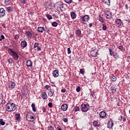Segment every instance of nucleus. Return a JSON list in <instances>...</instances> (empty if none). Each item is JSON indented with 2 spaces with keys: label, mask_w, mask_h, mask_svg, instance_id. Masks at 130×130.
<instances>
[{
  "label": "nucleus",
  "mask_w": 130,
  "mask_h": 130,
  "mask_svg": "<svg viewBox=\"0 0 130 130\" xmlns=\"http://www.w3.org/2000/svg\"><path fill=\"white\" fill-rule=\"evenodd\" d=\"M118 48L122 52L124 51V49L123 48V47L122 46H119Z\"/></svg>",
  "instance_id": "40"
},
{
  "label": "nucleus",
  "mask_w": 130,
  "mask_h": 130,
  "mask_svg": "<svg viewBox=\"0 0 130 130\" xmlns=\"http://www.w3.org/2000/svg\"><path fill=\"white\" fill-rule=\"evenodd\" d=\"M41 96L44 100H47L48 96H47V94L46 93V92L42 91L41 93Z\"/></svg>",
  "instance_id": "9"
},
{
  "label": "nucleus",
  "mask_w": 130,
  "mask_h": 130,
  "mask_svg": "<svg viewBox=\"0 0 130 130\" xmlns=\"http://www.w3.org/2000/svg\"><path fill=\"white\" fill-rule=\"evenodd\" d=\"M5 15H6V10L3 8L0 9V18H3V17H5Z\"/></svg>",
  "instance_id": "10"
},
{
  "label": "nucleus",
  "mask_w": 130,
  "mask_h": 130,
  "mask_svg": "<svg viewBox=\"0 0 130 130\" xmlns=\"http://www.w3.org/2000/svg\"><path fill=\"white\" fill-rule=\"evenodd\" d=\"M25 35H26L27 38L30 39H31L32 38V32H31V31H26L25 32Z\"/></svg>",
  "instance_id": "11"
},
{
  "label": "nucleus",
  "mask_w": 130,
  "mask_h": 130,
  "mask_svg": "<svg viewBox=\"0 0 130 130\" xmlns=\"http://www.w3.org/2000/svg\"><path fill=\"white\" fill-rule=\"evenodd\" d=\"M26 2L27 0H20V3H21V4H26Z\"/></svg>",
  "instance_id": "51"
},
{
  "label": "nucleus",
  "mask_w": 130,
  "mask_h": 130,
  "mask_svg": "<svg viewBox=\"0 0 130 130\" xmlns=\"http://www.w3.org/2000/svg\"><path fill=\"white\" fill-rule=\"evenodd\" d=\"M114 124V123H113V122H112V121H109L107 124V127L110 129L113 126Z\"/></svg>",
  "instance_id": "18"
},
{
  "label": "nucleus",
  "mask_w": 130,
  "mask_h": 130,
  "mask_svg": "<svg viewBox=\"0 0 130 130\" xmlns=\"http://www.w3.org/2000/svg\"><path fill=\"white\" fill-rule=\"evenodd\" d=\"M102 29L104 31H106V30H107V26H106V25L105 24H102Z\"/></svg>",
  "instance_id": "35"
},
{
  "label": "nucleus",
  "mask_w": 130,
  "mask_h": 130,
  "mask_svg": "<svg viewBox=\"0 0 130 130\" xmlns=\"http://www.w3.org/2000/svg\"><path fill=\"white\" fill-rule=\"evenodd\" d=\"M1 38H2V39H5V36H4V35H1Z\"/></svg>",
  "instance_id": "64"
},
{
  "label": "nucleus",
  "mask_w": 130,
  "mask_h": 130,
  "mask_svg": "<svg viewBox=\"0 0 130 130\" xmlns=\"http://www.w3.org/2000/svg\"><path fill=\"white\" fill-rule=\"evenodd\" d=\"M14 39H15V40L19 39V36L18 35H16L14 36Z\"/></svg>",
  "instance_id": "52"
},
{
  "label": "nucleus",
  "mask_w": 130,
  "mask_h": 130,
  "mask_svg": "<svg viewBox=\"0 0 130 130\" xmlns=\"http://www.w3.org/2000/svg\"><path fill=\"white\" fill-rule=\"evenodd\" d=\"M42 111H43V112H46V108L43 107V108H42Z\"/></svg>",
  "instance_id": "59"
},
{
  "label": "nucleus",
  "mask_w": 130,
  "mask_h": 130,
  "mask_svg": "<svg viewBox=\"0 0 130 130\" xmlns=\"http://www.w3.org/2000/svg\"><path fill=\"white\" fill-rule=\"evenodd\" d=\"M61 92H62V93H66V92H67V90H66V89H61Z\"/></svg>",
  "instance_id": "56"
},
{
  "label": "nucleus",
  "mask_w": 130,
  "mask_h": 130,
  "mask_svg": "<svg viewBox=\"0 0 130 130\" xmlns=\"http://www.w3.org/2000/svg\"><path fill=\"white\" fill-rule=\"evenodd\" d=\"M107 114L105 111H102L100 113L99 115L101 118H105Z\"/></svg>",
  "instance_id": "12"
},
{
  "label": "nucleus",
  "mask_w": 130,
  "mask_h": 130,
  "mask_svg": "<svg viewBox=\"0 0 130 130\" xmlns=\"http://www.w3.org/2000/svg\"><path fill=\"white\" fill-rule=\"evenodd\" d=\"M117 53H115L114 54H113V57H114V58H116L117 57Z\"/></svg>",
  "instance_id": "57"
},
{
  "label": "nucleus",
  "mask_w": 130,
  "mask_h": 130,
  "mask_svg": "<svg viewBox=\"0 0 130 130\" xmlns=\"http://www.w3.org/2000/svg\"><path fill=\"white\" fill-rule=\"evenodd\" d=\"M52 26L53 27H57V22L54 21L52 23Z\"/></svg>",
  "instance_id": "39"
},
{
  "label": "nucleus",
  "mask_w": 130,
  "mask_h": 130,
  "mask_svg": "<svg viewBox=\"0 0 130 130\" xmlns=\"http://www.w3.org/2000/svg\"><path fill=\"white\" fill-rule=\"evenodd\" d=\"M45 31H46L47 33H49V32H50V28L46 27Z\"/></svg>",
  "instance_id": "44"
},
{
  "label": "nucleus",
  "mask_w": 130,
  "mask_h": 130,
  "mask_svg": "<svg viewBox=\"0 0 130 130\" xmlns=\"http://www.w3.org/2000/svg\"><path fill=\"white\" fill-rule=\"evenodd\" d=\"M111 80L112 81V82H116V80H117V78L116 77L114 76V75H112L111 77Z\"/></svg>",
  "instance_id": "30"
},
{
  "label": "nucleus",
  "mask_w": 130,
  "mask_h": 130,
  "mask_svg": "<svg viewBox=\"0 0 130 130\" xmlns=\"http://www.w3.org/2000/svg\"><path fill=\"white\" fill-rule=\"evenodd\" d=\"M93 123L95 127H98V126H99V122H98V121H94Z\"/></svg>",
  "instance_id": "28"
},
{
  "label": "nucleus",
  "mask_w": 130,
  "mask_h": 130,
  "mask_svg": "<svg viewBox=\"0 0 130 130\" xmlns=\"http://www.w3.org/2000/svg\"><path fill=\"white\" fill-rule=\"evenodd\" d=\"M74 111L77 112V111H79L80 110V108L78 107H75L74 109Z\"/></svg>",
  "instance_id": "43"
},
{
  "label": "nucleus",
  "mask_w": 130,
  "mask_h": 130,
  "mask_svg": "<svg viewBox=\"0 0 130 130\" xmlns=\"http://www.w3.org/2000/svg\"><path fill=\"white\" fill-rule=\"evenodd\" d=\"M92 26H93V23H90L89 24V28H91L92 27Z\"/></svg>",
  "instance_id": "62"
},
{
  "label": "nucleus",
  "mask_w": 130,
  "mask_h": 130,
  "mask_svg": "<svg viewBox=\"0 0 130 130\" xmlns=\"http://www.w3.org/2000/svg\"><path fill=\"white\" fill-rule=\"evenodd\" d=\"M129 20H125L124 21V27H128L129 26Z\"/></svg>",
  "instance_id": "22"
},
{
  "label": "nucleus",
  "mask_w": 130,
  "mask_h": 130,
  "mask_svg": "<svg viewBox=\"0 0 130 130\" xmlns=\"http://www.w3.org/2000/svg\"><path fill=\"white\" fill-rule=\"evenodd\" d=\"M63 121H64V122H68V118H64L63 119Z\"/></svg>",
  "instance_id": "58"
},
{
  "label": "nucleus",
  "mask_w": 130,
  "mask_h": 130,
  "mask_svg": "<svg viewBox=\"0 0 130 130\" xmlns=\"http://www.w3.org/2000/svg\"><path fill=\"white\" fill-rule=\"evenodd\" d=\"M5 5L9 6V5H11V0H5L4 2Z\"/></svg>",
  "instance_id": "32"
},
{
  "label": "nucleus",
  "mask_w": 130,
  "mask_h": 130,
  "mask_svg": "<svg viewBox=\"0 0 130 130\" xmlns=\"http://www.w3.org/2000/svg\"><path fill=\"white\" fill-rule=\"evenodd\" d=\"M75 34L76 37H81V36L82 35V31H81L80 29H78L76 30Z\"/></svg>",
  "instance_id": "13"
},
{
  "label": "nucleus",
  "mask_w": 130,
  "mask_h": 130,
  "mask_svg": "<svg viewBox=\"0 0 130 130\" xmlns=\"http://www.w3.org/2000/svg\"><path fill=\"white\" fill-rule=\"evenodd\" d=\"M115 24L117 27L118 28H121V27H124V24L122 23V21L120 19H117L115 21Z\"/></svg>",
  "instance_id": "6"
},
{
  "label": "nucleus",
  "mask_w": 130,
  "mask_h": 130,
  "mask_svg": "<svg viewBox=\"0 0 130 130\" xmlns=\"http://www.w3.org/2000/svg\"><path fill=\"white\" fill-rule=\"evenodd\" d=\"M53 127H52V126L50 125L49 126H48V130H53Z\"/></svg>",
  "instance_id": "46"
},
{
  "label": "nucleus",
  "mask_w": 130,
  "mask_h": 130,
  "mask_svg": "<svg viewBox=\"0 0 130 130\" xmlns=\"http://www.w3.org/2000/svg\"><path fill=\"white\" fill-rule=\"evenodd\" d=\"M81 18L82 21H83V22H88V21L90 20V18L89 17V16L88 15L81 16Z\"/></svg>",
  "instance_id": "8"
},
{
  "label": "nucleus",
  "mask_w": 130,
  "mask_h": 130,
  "mask_svg": "<svg viewBox=\"0 0 130 130\" xmlns=\"http://www.w3.org/2000/svg\"><path fill=\"white\" fill-rule=\"evenodd\" d=\"M67 50L68 54H70V53L72 52V51H71V48H68Z\"/></svg>",
  "instance_id": "53"
},
{
  "label": "nucleus",
  "mask_w": 130,
  "mask_h": 130,
  "mask_svg": "<svg viewBox=\"0 0 130 130\" xmlns=\"http://www.w3.org/2000/svg\"><path fill=\"white\" fill-rule=\"evenodd\" d=\"M90 95L92 96L93 98H95V94L94 93V92H92L90 94Z\"/></svg>",
  "instance_id": "55"
},
{
  "label": "nucleus",
  "mask_w": 130,
  "mask_h": 130,
  "mask_svg": "<svg viewBox=\"0 0 130 130\" xmlns=\"http://www.w3.org/2000/svg\"><path fill=\"white\" fill-rule=\"evenodd\" d=\"M104 14L107 19H108V20H110V19H111V16L112 15V13H111V12H110V11L108 10H106L104 11Z\"/></svg>",
  "instance_id": "7"
},
{
  "label": "nucleus",
  "mask_w": 130,
  "mask_h": 130,
  "mask_svg": "<svg viewBox=\"0 0 130 130\" xmlns=\"http://www.w3.org/2000/svg\"><path fill=\"white\" fill-rule=\"evenodd\" d=\"M9 86L10 89H14V88L16 87V83H15V82H11L9 83Z\"/></svg>",
  "instance_id": "19"
},
{
  "label": "nucleus",
  "mask_w": 130,
  "mask_h": 130,
  "mask_svg": "<svg viewBox=\"0 0 130 130\" xmlns=\"http://www.w3.org/2000/svg\"><path fill=\"white\" fill-rule=\"evenodd\" d=\"M45 30L44 28L43 27H38V31L40 33H43V31Z\"/></svg>",
  "instance_id": "24"
},
{
  "label": "nucleus",
  "mask_w": 130,
  "mask_h": 130,
  "mask_svg": "<svg viewBox=\"0 0 130 130\" xmlns=\"http://www.w3.org/2000/svg\"><path fill=\"white\" fill-rule=\"evenodd\" d=\"M81 111L82 112H87L90 107L89 104H82L81 106Z\"/></svg>",
  "instance_id": "5"
},
{
  "label": "nucleus",
  "mask_w": 130,
  "mask_h": 130,
  "mask_svg": "<svg viewBox=\"0 0 130 130\" xmlns=\"http://www.w3.org/2000/svg\"><path fill=\"white\" fill-rule=\"evenodd\" d=\"M6 110L7 111H8L9 112H13L17 109V107H16V104L12 103V102H9L6 105Z\"/></svg>",
  "instance_id": "1"
},
{
  "label": "nucleus",
  "mask_w": 130,
  "mask_h": 130,
  "mask_svg": "<svg viewBox=\"0 0 130 130\" xmlns=\"http://www.w3.org/2000/svg\"><path fill=\"white\" fill-rule=\"evenodd\" d=\"M65 1V2L67 3V4H72V3H73V1L72 0H64Z\"/></svg>",
  "instance_id": "41"
},
{
  "label": "nucleus",
  "mask_w": 130,
  "mask_h": 130,
  "mask_svg": "<svg viewBox=\"0 0 130 130\" xmlns=\"http://www.w3.org/2000/svg\"><path fill=\"white\" fill-rule=\"evenodd\" d=\"M61 110L63 111H67L68 110V104H64L61 107Z\"/></svg>",
  "instance_id": "14"
},
{
  "label": "nucleus",
  "mask_w": 130,
  "mask_h": 130,
  "mask_svg": "<svg viewBox=\"0 0 130 130\" xmlns=\"http://www.w3.org/2000/svg\"><path fill=\"white\" fill-rule=\"evenodd\" d=\"M59 72L58 70H54V71H53V77H54V78H57V77H58V76H59V74H58Z\"/></svg>",
  "instance_id": "15"
},
{
  "label": "nucleus",
  "mask_w": 130,
  "mask_h": 130,
  "mask_svg": "<svg viewBox=\"0 0 130 130\" xmlns=\"http://www.w3.org/2000/svg\"><path fill=\"white\" fill-rule=\"evenodd\" d=\"M54 7L56 10H57L58 12H62V9H63V4L61 2H58L56 3Z\"/></svg>",
  "instance_id": "3"
},
{
  "label": "nucleus",
  "mask_w": 130,
  "mask_h": 130,
  "mask_svg": "<svg viewBox=\"0 0 130 130\" xmlns=\"http://www.w3.org/2000/svg\"><path fill=\"white\" fill-rule=\"evenodd\" d=\"M49 88H50V85H45V89H49Z\"/></svg>",
  "instance_id": "54"
},
{
  "label": "nucleus",
  "mask_w": 130,
  "mask_h": 130,
  "mask_svg": "<svg viewBox=\"0 0 130 130\" xmlns=\"http://www.w3.org/2000/svg\"><path fill=\"white\" fill-rule=\"evenodd\" d=\"M13 7H8L6 8V11L9 13H11V12H13Z\"/></svg>",
  "instance_id": "27"
},
{
  "label": "nucleus",
  "mask_w": 130,
  "mask_h": 130,
  "mask_svg": "<svg viewBox=\"0 0 130 130\" xmlns=\"http://www.w3.org/2000/svg\"><path fill=\"white\" fill-rule=\"evenodd\" d=\"M97 53H98V52H97L96 51H90V54L91 56H93V57H96V56L98 55Z\"/></svg>",
  "instance_id": "21"
},
{
  "label": "nucleus",
  "mask_w": 130,
  "mask_h": 130,
  "mask_svg": "<svg viewBox=\"0 0 130 130\" xmlns=\"http://www.w3.org/2000/svg\"><path fill=\"white\" fill-rule=\"evenodd\" d=\"M31 107L32 108V111H34V112H36V108H35V104H32Z\"/></svg>",
  "instance_id": "36"
},
{
  "label": "nucleus",
  "mask_w": 130,
  "mask_h": 130,
  "mask_svg": "<svg viewBox=\"0 0 130 130\" xmlns=\"http://www.w3.org/2000/svg\"><path fill=\"white\" fill-rule=\"evenodd\" d=\"M7 51H8L10 55H11V56H12L13 58H14L15 60H17L19 59V55L18 54V53H17V52L14 51L11 48H8Z\"/></svg>",
  "instance_id": "2"
},
{
  "label": "nucleus",
  "mask_w": 130,
  "mask_h": 130,
  "mask_svg": "<svg viewBox=\"0 0 130 130\" xmlns=\"http://www.w3.org/2000/svg\"><path fill=\"white\" fill-rule=\"evenodd\" d=\"M20 45L22 48H25V47H27V42L26 41H21Z\"/></svg>",
  "instance_id": "16"
},
{
  "label": "nucleus",
  "mask_w": 130,
  "mask_h": 130,
  "mask_svg": "<svg viewBox=\"0 0 130 130\" xmlns=\"http://www.w3.org/2000/svg\"><path fill=\"white\" fill-rule=\"evenodd\" d=\"M110 90L112 93H115V92H116V88H115V87L114 86H111L110 88Z\"/></svg>",
  "instance_id": "25"
},
{
  "label": "nucleus",
  "mask_w": 130,
  "mask_h": 130,
  "mask_svg": "<svg viewBox=\"0 0 130 130\" xmlns=\"http://www.w3.org/2000/svg\"><path fill=\"white\" fill-rule=\"evenodd\" d=\"M110 55L112 56L113 55V51L111 49H109Z\"/></svg>",
  "instance_id": "48"
},
{
  "label": "nucleus",
  "mask_w": 130,
  "mask_h": 130,
  "mask_svg": "<svg viewBox=\"0 0 130 130\" xmlns=\"http://www.w3.org/2000/svg\"><path fill=\"white\" fill-rule=\"evenodd\" d=\"M26 119L29 122H33L34 121V114L32 112H28L26 114Z\"/></svg>",
  "instance_id": "4"
},
{
  "label": "nucleus",
  "mask_w": 130,
  "mask_h": 130,
  "mask_svg": "<svg viewBox=\"0 0 130 130\" xmlns=\"http://www.w3.org/2000/svg\"><path fill=\"white\" fill-rule=\"evenodd\" d=\"M46 18H47V19H49V20H52V16H51V15H49V14H46Z\"/></svg>",
  "instance_id": "34"
},
{
  "label": "nucleus",
  "mask_w": 130,
  "mask_h": 130,
  "mask_svg": "<svg viewBox=\"0 0 130 130\" xmlns=\"http://www.w3.org/2000/svg\"><path fill=\"white\" fill-rule=\"evenodd\" d=\"M15 118H16V120H21V115H20V114H16Z\"/></svg>",
  "instance_id": "29"
},
{
  "label": "nucleus",
  "mask_w": 130,
  "mask_h": 130,
  "mask_svg": "<svg viewBox=\"0 0 130 130\" xmlns=\"http://www.w3.org/2000/svg\"><path fill=\"white\" fill-rule=\"evenodd\" d=\"M76 91L78 92H80V91H81V87L80 86L77 87L76 88Z\"/></svg>",
  "instance_id": "47"
},
{
  "label": "nucleus",
  "mask_w": 130,
  "mask_h": 130,
  "mask_svg": "<svg viewBox=\"0 0 130 130\" xmlns=\"http://www.w3.org/2000/svg\"><path fill=\"white\" fill-rule=\"evenodd\" d=\"M80 72L82 75H84L85 74V70L83 69H80Z\"/></svg>",
  "instance_id": "42"
},
{
  "label": "nucleus",
  "mask_w": 130,
  "mask_h": 130,
  "mask_svg": "<svg viewBox=\"0 0 130 130\" xmlns=\"http://www.w3.org/2000/svg\"><path fill=\"white\" fill-rule=\"evenodd\" d=\"M48 94L49 95L50 97H52L54 94V90H52V91H50Z\"/></svg>",
  "instance_id": "31"
},
{
  "label": "nucleus",
  "mask_w": 130,
  "mask_h": 130,
  "mask_svg": "<svg viewBox=\"0 0 130 130\" xmlns=\"http://www.w3.org/2000/svg\"><path fill=\"white\" fill-rule=\"evenodd\" d=\"M99 20L101 23H104V20H103V18H102V17L100 16H99Z\"/></svg>",
  "instance_id": "37"
},
{
  "label": "nucleus",
  "mask_w": 130,
  "mask_h": 130,
  "mask_svg": "<svg viewBox=\"0 0 130 130\" xmlns=\"http://www.w3.org/2000/svg\"><path fill=\"white\" fill-rule=\"evenodd\" d=\"M48 107H49V108H51V107H52V103H49L48 104Z\"/></svg>",
  "instance_id": "49"
},
{
  "label": "nucleus",
  "mask_w": 130,
  "mask_h": 130,
  "mask_svg": "<svg viewBox=\"0 0 130 130\" xmlns=\"http://www.w3.org/2000/svg\"><path fill=\"white\" fill-rule=\"evenodd\" d=\"M37 50L38 51H40V50H41V48L39 46L37 47Z\"/></svg>",
  "instance_id": "61"
},
{
  "label": "nucleus",
  "mask_w": 130,
  "mask_h": 130,
  "mask_svg": "<svg viewBox=\"0 0 130 130\" xmlns=\"http://www.w3.org/2000/svg\"><path fill=\"white\" fill-rule=\"evenodd\" d=\"M24 96H25V93L20 94L19 97L21 99H23Z\"/></svg>",
  "instance_id": "50"
},
{
  "label": "nucleus",
  "mask_w": 130,
  "mask_h": 130,
  "mask_svg": "<svg viewBox=\"0 0 130 130\" xmlns=\"http://www.w3.org/2000/svg\"><path fill=\"white\" fill-rule=\"evenodd\" d=\"M0 124L1 125H5V124H6V122H5V121H4L3 119H0Z\"/></svg>",
  "instance_id": "38"
},
{
  "label": "nucleus",
  "mask_w": 130,
  "mask_h": 130,
  "mask_svg": "<svg viewBox=\"0 0 130 130\" xmlns=\"http://www.w3.org/2000/svg\"><path fill=\"white\" fill-rule=\"evenodd\" d=\"M71 18L74 20V19H76V18H77V14H76V13L72 12H71Z\"/></svg>",
  "instance_id": "23"
},
{
  "label": "nucleus",
  "mask_w": 130,
  "mask_h": 130,
  "mask_svg": "<svg viewBox=\"0 0 130 130\" xmlns=\"http://www.w3.org/2000/svg\"><path fill=\"white\" fill-rule=\"evenodd\" d=\"M38 46H39V43H35L34 46V48H36Z\"/></svg>",
  "instance_id": "45"
},
{
  "label": "nucleus",
  "mask_w": 130,
  "mask_h": 130,
  "mask_svg": "<svg viewBox=\"0 0 130 130\" xmlns=\"http://www.w3.org/2000/svg\"><path fill=\"white\" fill-rule=\"evenodd\" d=\"M8 61L10 64L12 63H14V60L12 59V58H10L9 59H8Z\"/></svg>",
  "instance_id": "33"
},
{
  "label": "nucleus",
  "mask_w": 130,
  "mask_h": 130,
  "mask_svg": "<svg viewBox=\"0 0 130 130\" xmlns=\"http://www.w3.org/2000/svg\"><path fill=\"white\" fill-rule=\"evenodd\" d=\"M45 7L46 9H50L51 8V3L47 2L45 3Z\"/></svg>",
  "instance_id": "17"
},
{
  "label": "nucleus",
  "mask_w": 130,
  "mask_h": 130,
  "mask_svg": "<svg viewBox=\"0 0 130 130\" xmlns=\"http://www.w3.org/2000/svg\"><path fill=\"white\" fill-rule=\"evenodd\" d=\"M122 116H120L119 118H118V120H122Z\"/></svg>",
  "instance_id": "63"
},
{
  "label": "nucleus",
  "mask_w": 130,
  "mask_h": 130,
  "mask_svg": "<svg viewBox=\"0 0 130 130\" xmlns=\"http://www.w3.org/2000/svg\"><path fill=\"white\" fill-rule=\"evenodd\" d=\"M32 63V61H31V60H27L26 62V65L27 67H33Z\"/></svg>",
  "instance_id": "20"
},
{
  "label": "nucleus",
  "mask_w": 130,
  "mask_h": 130,
  "mask_svg": "<svg viewBox=\"0 0 130 130\" xmlns=\"http://www.w3.org/2000/svg\"><path fill=\"white\" fill-rule=\"evenodd\" d=\"M123 121H126V119L124 118V117H122V120Z\"/></svg>",
  "instance_id": "60"
},
{
  "label": "nucleus",
  "mask_w": 130,
  "mask_h": 130,
  "mask_svg": "<svg viewBox=\"0 0 130 130\" xmlns=\"http://www.w3.org/2000/svg\"><path fill=\"white\" fill-rule=\"evenodd\" d=\"M103 3L107 5L108 6H110V0H103Z\"/></svg>",
  "instance_id": "26"
}]
</instances>
